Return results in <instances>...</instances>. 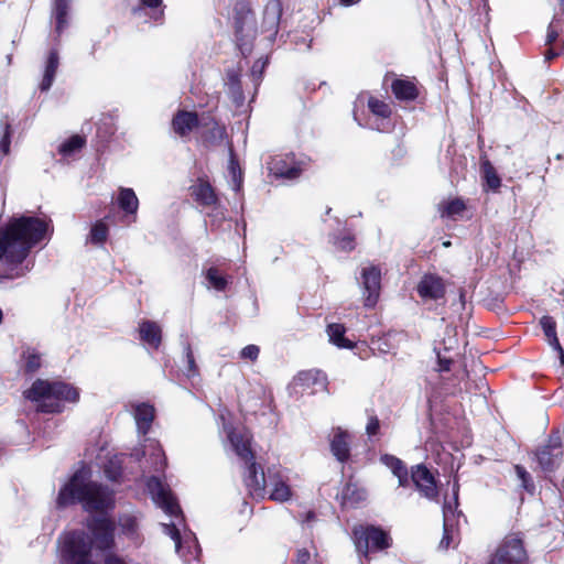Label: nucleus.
Segmentation results:
<instances>
[{
	"label": "nucleus",
	"instance_id": "nucleus-1",
	"mask_svg": "<svg viewBox=\"0 0 564 564\" xmlns=\"http://www.w3.org/2000/svg\"><path fill=\"white\" fill-rule=\"evenodd\" d=\"M93 538L85 532H69L59 540L62 564H96L93 545L98 550L110 549L113 543V523L101 517L88 524Z\"/></svg>",
	"mask_w": 564,
	"mask_h": 564
},
{
	"label": "nucleus",
	"instance_id": "nucleus-2",
	"mask_svg": "<svg viewBox=\"0 0 564 564\" xmlns=\"http://www.w3.org/2000/svg\"><path fill=\"white\" fill-rule=\"evenodd\" d=\"M48 224L36 217H19L0 228V260L21 263L30 250L47 234Z\"/></svg>",
	"mask_w": 564,
	"mask_h": 564
},
{
	"label": "nucleus",
	"instance_id": "nucleus-3",
	"mask_svg": "<svg viewBox=\"0 0 564 564\" xmlns=\"http://www.w3.org/2000/svg\"><path fill=\"white\" fill-rule=\"evenodd\" d=\"M80 502L88 512H104L113 507L112 492L91 480L88 467L79 468L61 488L57 505L66 507Z\"/></svg>",
	"mask_w": 564,
	"mask_h": 564
},
{
	"label": "nucleus",
	"instance_id": "nucleus-4",
	"mask_svg": "<svg viewBox=\"0 0 564 564\" xmlns=\"http://www.w3.org/2000/svg\"><path fill=\"white\" fill-rule=\"evenodd\" d=\"M224 432L230 447L236 455L243 460L247 466L245 484L250 495L258 499H264L268 492V471L264 473L253 462V453L250 447L251 436L245 429H234L231 425L224 424Z\"/></svg>",
	"mask_w": 564,
	"mask_h": 564
},
{
	"label": "nucleus",
	"instance_id": "nucleus-5",
	"mask_svg": "<svg viewBox=\"0 0 564 564\" xmlns=\"http://www.w3.org/2000/svg\"><path fill=\"white\" fill-rule=\"evenodd\" d=\"M24 397L35 404L37 411L56 413L63 410L66 402H76L79 392L68 383L37 379L24 391Z\"/></svg>",
	"mask_w": 564,
	"mask_h": 564
},
{
	"label": "nucleus",
	"instance_id": "nucleus-6",
	"mask_svg": "<svg viewBox=\"0 0 564 564\" xmlns=\"http://www.w3.org/2000/svg\"><path fill=\"white\" fill-rule=\"evenodd\" d=\"M354 540L358 552L365 556L371 550H384L390 546L389 535L379 528L357 527L354 529Z\"/></svg>",
	"mask_w": 564,
	"mask_h": 564
},
{
	"label": "nucleus",
	"instance_id": "nucleus-7",
	"mask_svg": "<svg viewBox=\"0 0 564 564\" xmlns=\"http://www.w3.org/2000/svg\"><path fill=\"white\" fill-rule=\"evenodd\" d=\"M527 554L518 536H508L496 551L490 564H525Z\"/></svg>",
	"mask_w": 564,
	"mask_h": 564
},
{
	"label": "nucleus",
	"instance_id": "nucleus-8",
	"mask_svg": "<svg viewBox=\"0 0 564 564\" xmlns=\"http://www.w3.org/2000/svg\"><path fill=\"white\" fill-rule=\"evenodd\" d=\"M267 497L273 501L284 502L291 499L292 489L289 485V476L281 467L268 468Z\"/></svg>",
	"mask_w": 564,
	"mask_h": 564
},
{
	"label": "nucleus",
	"instance_id": "nucleus-9",
	"mask_svg": "<svg viewBox=\"0 0 564 564\" xmlns=\"http://www.w3.org/2000/svg\"><path fill=\"white\" fill-rule=\"evenodd\" d=\"M148 490L154 503L166 514L177 517L181 513L180 506L175 501L171 490L156 477H151L147 484Z\"/></svg>",
	"mask_w": 564,
	"mask_h": 564
},
{
	"label": "nucleus",
	"instance_id": "nucleus-10",
	"mask_svg": "<svg viewBox=\"0 0 564 564\" xmlns=\"http://www.w3.org/2000/svg\"><path fill=\"white\" fill-rule=\"evenodd\" d=\"M163 531L175 542L176 552L184 557L185 561L189 562L192 558L198 556L199 546L194 534L185 533L181 536L176 523L174 522L163 524Z\"/></svg>",
	"mask_w": 564,
	"mask_h": 564
},
{
	"label": "nucleus",
	"instance_id": "nucleus-11",
	"mask_svg": "<svg viewBox=\"0 0 564 564\" xmlns=\"http://www.w3.org/2000/svg\"><path fill=\"white\" fill-rule=\"evenodd\" d=\"M536 459L541 469L545 473L555 470L563 457L562 442L560 436L553 435L547 443L541 446L536 452Z\"/></svg>",
	"mask_w": 564,
	"mask_h": 564
},
{
	"label": "nucleus",
	"instance_id": "nucleus-12",
	"mask_svg": "<svg viewBox=\"0 0 564 564\" xmlns=\"http://www.w3.org/2000/svg\"><path fill=\"white\" fill-rule=\"evenodd\" d=\"M361 285L364 290V304L366 307H373L379 299L381 288V270L372 264L361 269Z\"/></svg>",
	"mask_w": 564,
	"mask_h": 564
},
{
	"label": "nucleus",
	"instance_id": "nucleus-13",
	"mask_svg": "<svg viewBox=\"0 0 564 564\" xmlns=\"http://www.w3.org/2000/svg\"><path fill=\"white\" fill-rule=\"evenodd\" d=\"M411 480L423 497L430 500L437 498L438 489L436 480L425 465L419 464L411 468Z\"/></svg>",
	"mask_w": 564,
	"mask_h": 564
},
{
	"label": "nucleus",
	"instance_id": "nucleus-14",
	"mask_svg": "<svg viewBox=\"0 0 564 564\" xmlns=\"http://www.w3.org/2000/svg\"><path fill=\"white\" fill-rule=\"evenodd\" d=\"M235 29L236 35L240 41L253 39L256 35L254 17L246 4H240L236 8Z\"/></svg>",
	"mask_w": 564,
	"mask_h": 564
},
{
	"label": "nucleus",
	"instance_id": "nucleus-15",
	"mask_svg": "<svg viewBox=\"0 0 564 564\" xmlns=\"http://www.w3.org/2000/svg\"><path fill=\"white\" fill-rule=\"evenodd\" d=\"M271 174L276 177L295 178L300 175L301 169L294 163L293 158L275 156L268 163Z\"/></svg>",
	"mask_w": 564,
	"mask_h": 564
},
{
	"label": "nucleus",
	"instance_id": "nucleus-16",
	"mask_svg": "<svg viewBox=\"0 0 564 564\" xmlns=\"http://www.w3.org/2000/svg\"><path fill=\"white\" fill-rule=\"evenodd\" d=\"M417 293L423 299L438 300L445 294L443 280L434 274H426L417 284Z\"/></svg>",
	"mask_w": 564,
	"mask_h": 564
},
{
	"label": "nucleus",
	"instance_id": "nucleus-17",
	"mask_svg": "<svg viewBox=\"0 0 564 564\" xmlns=\"http://www.w3.org/2000/svg\"><path fill=\"white\" fill-rule=\"evenodd\" d=\"M191 193L195 200L203 206L217 207L218 205V198L214 188L203 178H199L191 186Z\"/></svg>",
	"mask_w": 564,
	"mask_h": 564
},
{
	"label": "nucleus",
	"instance_id": "nucleus-18",
	"mask_svg": "<svg viewBox=\"0 0 564 564\" xmlns=\"http://www.w3.org/2000/svg\"><path fill=\"white\" fill-rule=\"evenodd\" d=\"M137 429L141 434H147L154 419V408L145 402L131 404Z\"/></svg>",
	"mask_w": 564,
	"mask_h": 564
},
{
	"label": "nucleus",
	"instance_id": "nucleus-19",
	"mask_svg": "<svg viewBox=\"0 0 564 564\" xmlns=\"http://www.w3.org/2000/svg\"><path fill=\"white\" fill-rule=\"evenodd\" d=\"M380 462L387 466L391 473L398 478L400 487H408L410 484L409 471L405 464L398 457L384 454L380 457Z\"/></svg>",
	"mask_w": 564,
	"mask_h": 564
},
{
	"label": "nucleus",
	"instance_id": "nucleus-20",
	"mask_svg": "<svg viewBox=\"0 0 564 564\" xmlns=\"http://www.w3.org/2000/svg\"><path fill=\"white\" fill-rule=\"evenodd\" d=\"M173 129L180 135H186L198 126V118L195 112L178 111L173 119Z\"/></svg>",
	"mask_w": 564,
	"mask_h": 564
},
{
	"label": "nucleus",
	"instance_id": "nucleus-21",
	"mask_svg": "<svg viewBox=\"0 0 564 564\" xmlns=\"http://www.w3.org/2000/svg\"><path fill=\"white\" fill-rule=\"evenodd\" d=\"M349 434L340 429L335 431L330 442L333 455L339 460L344 462L349 456Z\"/></svg>",
	"mask_w": 564,
	"mask_h": 564
},
{
	"label": "nucleus",
	"instance_id": "nucleus-22",
	"mask_svg": "<svg viewBox=\"0 0 564 564\" xmlns=\"http://www.w3.org/2000/svg\"><path fill=\"white\" fill-rule=\"evenodd\" d=\"M282 13L280 0H270L263 11V26L268 32H275Z\"/></svg>",
	"mask_w": 564,
	"mask_h": 564
},
{
	"label": "nucleus",
	"instance_id": "nucleus-23",
	"mask_svg": "<svg viewBox=\"0 0 564 564\" xmlns=\"http://www.w3.org/2000/svg\"><path fill=\"white\" fill-rule=\"evenodd\" d=\"M140 337L148 345L158 348L161 344V327L151 321H143L139 326Z\"/></svg>",
	"mask_w": 564,
	"mask_h": 564
},
{
	"label": "nucleus",
	"instance_id": "nucleus-24",
	"mask_svg": "<svg viewBox=\"0 0 564 564\" xmlns=\"http://www.w3.org/2000/svg\"><path fill=\"white\" fill-rule=\"evenodd\" d=\"M117 202L119 207L126 213L135 215L139 208V199L132 188L120 187Z\"/></svg>",
	"mask_w": 564,
	"mask_h": 564
},
{
	"label": "nucleus",
	"instance_id": "nucleus-25",
	"mask_svg": "<svg viewBox=\"0 0 564 564\" xmlns=\"http://www.w3.org/2000/svg\"><path fill=\"white\" fill-rule=\"evenodd\" d=\"M72 0H55L53 14L55 18V31L59 35L68 25L67 17Z\"/></svg>",
	"mask_w": 564,
	"mask_h": 564
},
{
	"label": "nucleus",
	"instance_id": "nucleus-26",
	"mask_svg": "<svg viewBox=\"0 0 564 564\" xmlns=\"http://www.w3.org/2000/svg\"><path fill=\"white\" fill-rule=\"evenodd\" d=\"M296 381L306 388L319 386L321 388L326 387V376L321 370L311 369L306 371H301L296 376Z\"/></svg>",
	"mask_w": 564,
	"mask_h": 564
},
{
	"label": "nucleus",
	"instance_id": "nucleus-27",
	"mask_svg": "<svg viewBox=\"0 0 564 564\" xmlns=\"http://www.w3.org/2000/svg\"><path fill=\"white\" fill-rule=\"evenodd\" d=\"M438 209L443 218L456 219L463 216V213L466 210V205L463 199L453 198L441 203Z\"/></svg>",
	"mask_w": 564,
	"mask_h": 564
},
{
	"label": "nucleus",
	"instance_id": "nucleus-28",
	"mask_svg": "<svg viewBox=\"0 0 564 564\" xmlns=\"http://www.w3.org/2000/svg\"><path fill=\"white\" fill-rule=\"evenodd\" d=\"M345 327L341 324H330L327 326L329 341L338 348H352L354 344L345 337Z\"/></svg>",
	"mask_w": 564,
	"mask_h": 564
},
{
	"label": "nucleus",
	"instance_id": "nucleus-29",
	"mask_svg": "<svg viewBox=\"0 0 564 564\" xmlns=\"http://www.w3.org/2000/svg\"><path fill=\"white\" fill-rule=\"evenodd\" d=\"M58 67V54L56 51H52L47 57L44 76L41 82V89L48 90L54 82V77Z\"/></svg>",
	"mask_w": 564,
	"mask_h": 564
},
{
	"label": "nucleus",
	"instance_id": "nucleus-30",
	"mask_svg": "<svg viewBox=\"0 0 564 564\" xmlns=\"http://www.w3.org/2000/svg\"><path fill=\"white\" fill-rule=\"evenodd\" d=\"M392 91L398 99L411 100L417 95L415 85L405 79H395L392 83Z\"/></svg>",
	"mask_w": 564,
	"mask_h": 564
},
{
	"label": "nucleus",
	"instance_id": "nucleus-31",
	"mask_svg": "<svg viewBox=\"0 0 564 564\" xmlns=\"http://www.w3.org/2000/svg\"><path fill=\"white\" fill-rule=\"evenodd\" d=\"M480 170L486 187L491 191H498L501 186V180L492 164L488 160H485L481 162Z\"/></svg>",
	"mask_w": 564,
	"mask_h": 564
},
{
	"label": "nucleus",
	"instance_id": "nucleus-32",
	"mask_svg": "<svg viewBox=\"0 0 564 564\" xmlns=\"http://www.w3.org/2000/svg\"><path fill=\"white\" fill-rule=\"evenodd\" d=\"M443 517H444V535L441 540L440 547L448 549L452 543L453 535L451 534V518L454 517V512L451 506H444L443 508Z\"/></svg>",
	"mask_w": 564,
	"mask_h": 564
},
{
	"label": "nucleus",
	"instance_id": "nucleus-33",
	"mask_svg": "<svg viewBox=\"0 0 564 564\" xmlns=\"http://www.w3.org/2000/svg\"><path fill=\"white\" fill-rule=\"evenodd\" d=\"M85 145V139L80 135H73L59 145V152L65 155H72Z\"/></svg>",
	"mask_w": 564,
	"mask_h": 564
},
{
	"label": "nucleus",
	"instance_id": "nucleus-34",
	"mask_svg": "<svg viewBox=\"0 0 564 564\" xmlns=\"http://www.w3.org/2000/svg\"><path fill=\"white\" fill-rule=\"evenodd\" d=\"M148 448L150 449V458L153 462V469L159 471L165 467V456L161 446L154 441H150Z\"/></svg>",
	"mask_w": 564,
	"mask_h": 564
},
{
	"label": "nucleus",
	"instance_id": "nucleus-35",
	"mask_svg": "<svg viewBox=\"0 0 564 564\" xmlns=\"http://www.w3.org/2000/svg\"><path fill=\"white\" fill-rule=\"evenodd\" d=\"M108 237V226L105 221H96L90 230L89 241L94 245H101Z\"/></svg>",
	"mask_w": 564,
	"mask_h": 564
},
{
	"label": "nucleus",
	"instance_id": "nucleus-36",
	"mask_svg": "<svg viewBox=\"0 0 564 564\" xmlns=\"http://www.w3.org/2000/svg\"><path fill=\"white\" fill-rule=\"evenodd\" d=\"M368 107L375 116L381 119H387L391 115L390 106L383 100L377 99L375 97H370L368 99Z\"/></svg>",
	"mask_w": 564,
	"mask_h": 564
},
{
	"label": "nucleus",
	"instance_id": "nucleus-37",
	"mask_svg": "<svg viewBox=\"0 0 564 564\" xmlns=\"http://www.w3.org/2000/svg\"><path fill=\"white\" fill-rule=\"evenodd\" d=\"M550 346H558V338L555 332V322L550 316H543L540 321Z\"/></svg>",
	"mask_w": 564,
	"mask_h": 564
},
{
	"label": "nucleus",
	"instance_id": "nucleus-38",
	"mask_svg": "<svg viewBox=\"0 0 564 564\" xmlns=\"http://www.w3.org/2000/svg\"><path fill=\"white\" fill-rule=\"evenodd\" d=\"M121 463L122 459L120 456H113L109 459L108 464L105 466V474L111 480H117L121 475Z\"/></svg>",
	"mask_w": 564,
	"mask_h": 564
},
{
	"label": "nucleus",
	"instance_id": "nucleus-39",
	"mask_svg": "<svg viewBox=\"0 0 564 564\" xmlns=\"http://www.w3.org/2000/svg\"><path fill=\"white\" fill-rule=\"evenodd\" d=\"M206 278L208 280V283L210 286H213L217 291L225 290L227 285V280L219 274L218 270L216 268L208 269L206 273Z\"/></svg>",
	"mask_w": 564,
	"mask_h": 564
},
{
	"label": "nucleus",
	"instance_id": "nucleus-40",
	"mask_svg": "<svg viewBox=\"0 0 564 564\" xmlns=\"http://www.w3.org/2000/svg\"><path fill=\"white\" fill-rule=\"evenodd\" d=\"M25 360V369L29 372L36 371L41 367V357L32 349H28L23 354Z\"/></svg>",
	"mask_w": 564,
	"mask_h": 564
},
{
	"label": "nucleus",
	"instance_id": "nucleus-41",
	"mask_svg": "<svg viewBox=\"0 0 564 564\" xmlns=\"http://www.w3.org/2000/svg\"><path fill=\"white\" fill-rule=\"evenodd\" d=\"M119 525L122 533L133 536L137 533L138 523L137 519L132 516H123L119 519Z\"/></svg>",
	"mask_w": 564,
	"mask_h": 564
},
{
	"label": "nucleus",
	"instance_id": "nucleus-42",
	"mask_svg": "<svg viewBox=\"0 0 564 564\" xmlns=\"http://www.w3.org/2000/svg\"><path fill=\"white\" fill-rule=\"evenodd\" d=\"M514 470H516L518 478L521 480L522 488L525 489L527 491H529L530 494H533L534 484L531 479L530 474L525 470V468L520 465H516Z\"/></svg>",
	"mask_w": 564,
	"mask_h": 564
},
{
	"label": "nucleus",
	"instance_id": "nucleus-43",
	"mask_svg": "<svg viewBox=\"0 0 564 564\" xmlns=\"http://www.w3.org/2000/svg\"><path fill=\"white\" fill-rule=\"evenodd\" d=\"M229 172L232 177V188L235 191H239L241 186V172L238 163L235 161L234 158H231L229 162Z\"/></svg>",
	"mask_w": 564,
	"mask_h": 564
},
{
	"label": "nucleus",
	"instance_id": "nucleus-44",
	"mask_svg": "<svg viewBox=\"0 0 564 564\" xmlns=\"http://www.w3.org/2000/svg\"><path fill=\"white\" fill-rule=\"evenodd\" d=\"M265 65H267V61L263 58L257 59L254 62V64L252 65L250 75L256 85H258L260 83Z\"/></svg>",
	"mask_w": 564,
	"mask_h": 564
},
{
	"label": "nucleus",
	"instance_id": "nucleus-45",
	"mask_svg": "<svg viewBox=\"0 0 564 564\" xmlns=\"http://www.w3.org/2000/svg\"><path fill=\"white\" fill-rule=\"evenodd\" d=\"M260 349L256 345H248L243 347L240 351V357L242 359H249L251 361H254L259 356Z\"/></svg>",
	"mask_w": 564,
	"mask_h": 564
},
{
	"label": "nucleus",
	"instance_id": "nucleus-46",
	"mask_svg": "<svg viewBox=\"0 0 564 564\" xmlns=\"http://www.w3.org/2000/svg\"><path fill=\"white\" fill-rule=\"evenodd\" d=\"M334 245L341 251H351L355 248L354 239L349 236L335 240Z\"/></svg>",
	"mask_w": 564,
	"mask_h": 564
},
{
	"label": "nucleus",
	"instance_id": "nucleus-47",
	"mask_svg": "<svg viewBox=\"0 0 564 564\" xmlns=\"http://www.w3.org/2000/svg\"><path fill=\"white\" fill-rule=\"evenodd\" d=\"M558 20H560V18H557V15H556L549 26L547 35H546V44L547 45L555 42L558 36L557 25H556Z\"/></svg>",
	"mask_w": 564,
	"mask_h": 564
},
{
	"label": "nucleus",
	"instance_id": "nucleus-48",
	"mask_svg": "<svg viewBox=\"0 0 564 564\" xmlns=\"http://www.w3.org/2000/svg\"><path fill=\"white\" fill-rule=\"evenodd\" d=\"M229 89L234 95H238L239 98H242L241 89L239 86V79L237 75H229Z\"/></svg>",
	"mask_w": 564,
	"mask_h": 564
},
{
	"label": "nucleus",
	"instance_id": "nucleus-49",
	"mask_svg": "<svg viewBox=\"0 0 564 564\" xmlns=\"http://www.w3.org/2000/svg\"><path fill=\"white\" fill-rule=\"evenodd\" d=\"M186 358L188 368L186 370L187 376H194L196 373V366L192 350L189 347L186 349Z\"/></svg>",
	"mask_w": 564,
	"mask_h": 564
},
{
	"label": "nucleus",
	"instance_id": "nucleus-50",
	"mask_svg": "<svg viewBox=\"0 0 564 564\" xmlns=\"http://www.w3.org/2000/svg\"><path fill=\"white\" fill-rule=\"evenodd\" d=\"M380 427L379 420L377 417H370L366 426L367 434L372 436L376 435Z\"/></svg>",
	"mask_w": 564,
	"mask_h": 564
},
{
	"label": "nucleus",
	"instance_id": "nucleus-51",
	"mask_svg": "<svg viewBox=\"0 0 564 564\" xmlns=\"http://www.w3.org/2000/svg\"><path fill=\"white\" fill-rule=\"evenodd\" d=\"M296 560L300 564H307L311 560V552L306 549H300L296 554Z\"/></svg>",
	"mask_w": 564,
	"mask_h": 564
},
{
	"label": "nucleus",
	"instance_id": "nucleus-52",
	"mask_svg": "<svg viewBox=\"0 0 564 564\" xmlns=\"http://www.w3.org/2000/svg\"><path fill=\"white\" fill-rule=\"evenodd\" d=\"M451 360L449 359H443L438 357V371H447L449 370Z\"/></svg>",
	"mask_w": 564,
	"mask_h": 564
},
{
	"label": "nucleus",
	"instance_id": "nucleus-53",
	"mask_svg": "<svg viewBox=\"0 0 564 564\" xmlns=\"http://www.w3.org/2000/svg\"><path fill=\"white\" fill-rule=\"evenodd\" d=\"M162 3V0H142V4L148 8H158Z\"/></svg>",
	"mask_w": 564,
	"mask_h": 564
},
{
	"label": "nucleus",
	"instance_id": "nucleus-54",
	"mask_svg": "<svg viewBox=\"0 0 564 564\" xmlns=\"http://www.w3.org/2000/svg\"><path fill=\"white\" fill-rule=\"evenodd\" d=\"M105 564H126L121 558L117 556H108Z\"/></svg>",
	"mask_w": 564,
	"mask_h": 564
},
{
	"label": "nucleus",
	"instance_id": "nucleus-55",
	"mask_svg": "<svg viewBox=\"0 0 564 564\" xmlns=\"http://www.w3.org/2000/svg\"><path fill=\"white\" fill-rule=\"evenodd\" d=\"M9 145H10L9 137H8V134H6L3 140L1 141V148L6 154L9 152Z\"/></svg>",
	"mask_w": 564,
	"mask_h": 564
},
{
	"label": "nucleus",
	"instance_id": "nucleus-56",
	"mask_svg": "<svg viewBox=\"0 0 564 564\" xmlns=\"http://www.w3.org/2000/svg\"><path fill=\"white\" fill-rule=\"evenodd\" d=\"M552 347L558 352L560 361H561V365L563 366L564 365V350H563L561 344L558 343V346H552Z\"/></svg>",
	"mask_w": 564,
	"mask_h": 564
},
{
	"label": "nucleus",
	"instance_id": "nucleus-57",
	"mask_svg": "<svg viewBox=\"0 0 564 564\" xmlns=\"http://www.w3.org/2000/svg\"><path fill=\"white\" fill-rule=\"evenodd\" d=\"M557 55L553 50H547L545 53V59L551 61Z\"/></svg>",
	"mask_w": 564,
	"mask_h": 564
},
{
	"label": "nucleus",
	"instance_id": "nucleus-58",
	"mask_svg": "<svg viewBox=\"0 0 564 564\" xmlns=\"http://www.w3.org/2000/svg\"><path fill=\"white\" fill-rule=\"evenodd\" d=\"M359 1L360 0H340V3L344 6H350V4L358 3Z\"/></svg>",
	"mask_w": 564,
	"mask_h": 564
},
{
	"label": "nucleus",
	"instance_id": "nucleus-59",
	"mask_svg": "<svg viewBox=\"0 0 564 564\" xmlns=\"http://www.w3.org/2000/svg\"><path fill=\"white\" fill-rule=\"evenodd\" d=\"M352 491H354L352 488L350 486H348L346 488L345 492H344L345 498L350 499V496L352 495Z\"/></svg>",
	"mask_w": 564,
	"mask_h": 564
},
{
	"label": "nucleus",
	"instance_id": "nucleus-60",
	"mask_svg": "<svg viewBox=\"0 0 564 564\" xmlns=\"http://www.w3.org/2000/svg\"><path fill=\"white\" fill-rule=\"evenodd\" d=\"M144 454H145V452H144V451H142V452H140V451H135L132 455H133V456H135V458H137V459H139V458H140V456H141V455H144Z\"/></svg>",
	"mask_w": 564,
	"mask_h": 564
},
{
	"label": "nucleus",
	"instance_id": "nucleus-61",
	"mask_svg": "<svg viewBox=\"0 0 564 564\" xmlns=\"http://www.w3.org/2000/svg\"><path fill=\"white\" fill-rule=\"evenodd\" d=\"M357 499H358V500H362V499H365V492H364V491L359 492V494H358V498H357Z\"/></svg>",
	"mask_w": 564,
	"mask_h": 564
},
{
	"label": "nucleus",
	"instance_id": "nucleus-62",
	"mask_svg": "<svg viewBox=\"0 0 564 564\" xmlns=\"http://www.w3.org/2000/svg\"><path fill=\"white\" fill-rule=\"evenodd\" d=\"M217 131H218L219 135H223V133H224V129L223 128H217Z\"/></svg>",
	"mask_w": 564,
	"mask_h": 564
},
{
	"label": "nucleus",
	"instance_id": "nucleus-63",
	"mask_svg": "<svg viewBox=\"0 0 564 564\" xmlns=\"http://www.w3.org/2000/svg\"><path fill=\"white\" fill-rule=\"evenodd\" d=\"M311 518H313V513H307V520H310Z\"/></svg>",
	"mask_w": 564,
	"mask_h": 564
}]
</instances>
